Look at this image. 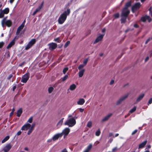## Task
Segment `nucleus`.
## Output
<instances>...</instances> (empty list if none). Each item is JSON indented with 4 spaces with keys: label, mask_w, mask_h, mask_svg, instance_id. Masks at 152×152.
Here are the masks:
<instances>
[{
    "label": "nucleus",
    "mask_w": 152,
    "mask_h": 152,
    "mask_svg": "<svg viewBox=\"0 0 152 152\" xmlns=\"http://www.w3.org/2000/svg\"><path fill=\"white\" fill-rule=\"evenodd\" d=\"M70 12L69 9H68L61 13L59 16L58 20L59 24H62L65 21L67 16L69 15Z\"/></svg>",
    "instance_id": "nucleus-1"
},
{
    "label": "nucleus",
    "mask_w": 152,
    "mask_h": 152,
    "mask_svg": "<svg viewBox=\"0 0 152 152\" xmlns=\"http://www.w3.org/2000/svg\"><path fill=\"white\" fill-rule=\"evenodd\" d=\"M35 124H32L31 125L28 123L25 124L21 128V130L23 131H27L28 130L27 134H30L33 130L34 126Z\"/></svg>",
    "instance_id": "nucleus-2"
},
{
    "label": "nucleus",
    "mask_w": 152,
    "mask_h": 152,
    "mask_svg": "<svg viewBox=\"0 0 152 152\" xmlns=\"http://www.w3.org/2000/svg\"><path fill=\"white\" fill-rule=\"evenodd\" d=\"M76 123V121L74 118H72L68 119L64 123V125H67L69 127H72Z\"/></svg>",
    "instance_id": "nucleus-3"
},
{
    "label": "nucleus",
    "mask_w": 152,
    "mask_h": 152,
    "mask_svg": "<svg viewBox=\"0 0 152 152\" xmlns=\"http://www.w3.org/2000/svg\"><path fill=\"white\" fill-rule=\"evenodd\" d=\"M128 96V94H125L121 97L117 101L116 104L118 105L120 104L122 102L124 101Z\"/></svg>",
    "instance_id": "nucleus-4"
},
{
    "label": "nucleus",
    "mask_w": 152,
    "mask_h": 152,
    "mask_svg": "<svg viewBox=\"0 0 152 152\" xmlns=\"http://www.w3.org/2000/svg\"><path fill=\"white\" fill-rule=\"evenodd\" d=\"M1 24L3 26L4 25H6L8 27L12 25V22L10 20H6V18H4L1 21Z\"/></svg>",
    "instance_id": "nucleus-5"
},
{
    "label": "nucleus",
    "mask_w": 152,
    "mask_h": 152,
    "mask_svg": "<svg viewBox=\"0 0 152 152\" xmlns=\"http://www.w3.org/2000/svg\"><path fill=\"white\" fill-rule=\"evenodd\" d=\"M36 40L34 39H31L25 47V50H27L30 48L35 42Z\"/></svg>",
    "instance_id": "nucleus-6"
},
{
    "label": "nucleus",
    "mask_w": 152,
    "mask_h": 152,
    "mask_svg": "<svg viewBox=\"0 0 152 152\" xmlns=\"http://www.w3.org/2000/svg\"><path fill=\"white\" fill-rule=\"evenodd\" d=\"M36 40L34 39H31L25 47V50H27L30 48L35 42Z\"/></svg>",
    "instance_id": "nucleus-7"
},
{
    "label": "nucleus",
    "mask_w": 152,
    "mask_h": 152,
    "mask_svg": "<svg viewBox=\"0 0 152 152\" xmlns=\"http://www.w3.org/2000/svg\"><path fill=\"white\" fill-rule=\"evenodd\" d=\"M36 40L34 39H31L25 47V50H27L30 48L35 42Z\"/></svg>",
    "instance_id": "nucleus-8"
},
{
    "label": "nucleus",
    "mask_w": 152,
    "mask_h": 152,
    "mask_svg": "<svg viewBox=\"0 0 152 152\" xmlns=\"http://www.w3.org/2000/svg\"><path fill=\"white\" fill-rule=\"evenodd\" d=\"M140 3H137L135 4L132 7V10L133 12H134L140 7Z\"/></svg>",
    "instance_id": "nucleus-9"
},
{
    "label": "nucleus",
    "mask_w": 152,
    "mask_h": 152,
    "mask_svg": "<svg viewBox=\"0 0 152 152\" xmlns=\"http://www.w3.org/2000/svg\"><path fill=\"white\" fill-rule=\"evenodd\" d=\"M104 34H100L96 39L94 42V44H95L101 41L104 36Z\"/></svg>",
    "instance_id": "nucleus-10"
},
{
    "label": "nucleus",
    "mask_w": 152,
    "mask_h": 152,
    "mask_svg": "<svg viewBox=\"0 0 152 152\" xmlns=\"http://www.w3.org/2000/svg\"><path fill=\"white\" fill-rule=\"evenodd\" d=\"M70 131V129L68 128H66L63 130L62 133H60L62 134V136L63 135H64V137H65L69 134Z\"/></svg>",
    "instance_id": "nucleus-11"
},
{
    "label": "nucleus",
    "mask_w": 152,
    "mask_h": 152,
    "mask_svg": "<svg viewBox=\"0 0 152 152\" xmlns=\"http://www.w3.org/2000/svg\"><path fill=\"white\" fill-rule=\"evenodd\" d=\"M129 13V11L127 9L124 8L122 12L121 16L127 17Z\"/></svg>",
    "instance_id": "nucleus-12"
},
{
    "label": "nucleus",
    "mask_w": 152,
    "mask_h": 152,
    "mask_svg": "<svg viewBox=\"0 0 152 152\" xmlns=\"http://www.w3.org/2000/svg\"><path fill=\"white\" fill-rule=\"evenodd\" d=\"M146 20H148L149 22L152 20L151 18L149 16L145 15V16L142 17L140 20L143 22H145Z\"/></svg>",
    "instance_id": "nucleus-13"
},
{
    "label": "nucleus",
    "mask_w": 152,
    "mask_h": 152,
    "mask_svg": "<svg viewBox=\"0 0 152 152\" xmlns=\"http://www.w3.org/2000/svg\"><path fill=\"white\" fill-rule=\"evenodd\" d=\"M29 78V75L28 74H26L22 77L21 82L26 83L28 80Z\"/></svg>",
    "instance_id": "nucleus-14"
},
{
    "label": "nucleus",
    "mask_w": 152,
    "mask_h": 152,
    "mask_svg": "<svg viewBox=\"0 0 152 152\" xmlns=\"http://www.w3.org/2000/svg\"><path fill=\"white\" fill-rule=\"evenodd\" d=\"M62 136V134L58 133L55 134L52 138V140L53 141H55L57 140L59 137Z\"/></svg>",
    "instance_id": "nucleus-15"
},
{
    "label": "nucleus",
    "mask_w": 152,
    "mask_h": 152,
    "mask_svg": "<svg viewBox=\"0 0 152 152\" xmlns=\"http://www.w3.org/2000/svg\"><path fill=\"white\" fill-rule=\"evenodd\" d=\"M113 114L112 113H110L108 114L102 119L101 122H103L107 121L109 119V118Z\"/></svg>",
    "instance_id": "nucleus-16"
},
{
    "label": "nucleus",
    "mask_w": 152,
    "mask_h": 152,
    "mask_svg": "<svg viewBox=\"0 0 152 152\" xmlns=\"http://www.w3.org/2000/svg\"><path fill=\"white\" fill-rule=\"evenodd\" d=\"M49 46V49L50 50H53L55 48L57 47V45L54 43H52L48 44Z\"/></svg>",
    "instance_id": "nucleus-17"
},
{
    "label": "nucleus",
    "mask_w": 152,
    "mask_h": 152,
    "mask_svg": "<svg viewBox=\"0 0 152 152\" xmlns=\"http://www.w3.org/2000/svg\"><path fill=\"white\" fill-rule=\"evenodd\" d=\"M11 148V146L10 144H8L3 149L4 152H8Z\"/></svg>",
    "instance_id": "nucleus-18"
},
{
    "label": "nucleus",
    "mask_w": 152,
    "mask_h": 152,
    "mask_svg": "<svg viewBox=\"0 0 152 152\" xmlns=\"http://www.w3.org/2000/svg\"><path fill=\"white\" fill-rule=\"evenodd\" d=\"M92 147V144H90L85 149L83 152H89Z\"/></svg>",
    "instance_id": "nucleus-19"
},
{
    "label": "nucleus",
    "mask_w": 152,
    "mask_h": 152,
    "mask_svg": "<svg viewBox=\"0 0 152 152\" xmlns=\"http://www.w3.org/2000/svg\"><path fill=\"white\" fill-rule=\"evenodd\" d=\"M85 71V69H82L81 70H79L78 73L79 77H81L83 75Z\"/></svg>",
    "instance_id": "nucleus-20"
},
{
    "label": "nucleus",
    "mask_w": 152,
    "mask_h": 152,
    "mask_svg": "<svg viewBox=\"0 0 152 152\" xmlns=\"http://www.w3.org/2000/svg\"><path fill=\"white\" fill-rule=\"evenodd\" d=\"M85 102L84 99L83 98H80L77 102V104L78 105H82Z\"/></svg>",
    "instance_id": "nucleus-21"
},
{
    "label": "nucleus",
    "mask_w": 152,
    "mask_h": 152,
    "mask_svg": "<svg viewBox=\"0 0 152 152\" xmlns=\"http://www.w3.org/2000/svg\"><path fill=\"white\" fill-rule=\"evenodd\" d=\"M76 86L75 84H73L70 85L69 87V88L67 90H71V91H74L76 88Z\"/></svg>",
    "instance_id": "nucleus-22"
},
{
    "label": "nucleus",
    "mask_w": 152,
    "mask_h": 152,
    "mask_svg": "<svg viewBox=\"0 0 152 152\" xmlns=\"http://www.w3.org/2000/svg\"><path fill=\"white\" fill-rule=\"evenodd\" d=\"M24 26L23 25L21 24L18 28L16 33L18 34L19 33L20 31L23 29Z\"/></svg>",
    "instance_id": "nucleus-23"
},
{
    "label": "nucleus",
    "mask_w": 152,
    "mask_h": 152,
    "mask_svg": "<svg viewBox=\"0 0 152 152\" xmlns=\"http://www.w3.org/2000/svg\"><path fill=\"white\" fill-rule=\"evenodd\" d=\"M64 118H62L57 123L56 126L58 128L61 126L63 122Z\"/></svg>",
    "instance_id": "nucleus-24"
},
{
    "label": "nucleus",
    "mask_w": 152,
    "mask_h": 152,
    "mask_svg": "<svg viewBox=\"0 0 152 152\" xmlns=\"http://www.w3.org/2000/svg\"><path fill=\"white\" fill-rule=\"evenodd\" d=\"M147 142V141L146 140H145L142 142L139 145L138 148L140 149L143 148L146 144Z\"/></svg>",
    "instance_id": "nucleus-25"
},
{
    "label": "nucleus",
    "mask_w": 152,
    "mask_h": 152,
    "mask_svg": "<svg viewBox=\"0 0 152 152\" xmlns=\"http://www.w3.org/2000/svg\"><path fill=\"white\" fill-rule=\"evenodd\" d=\"M145 94H142L139 95L137 99V102H138L140 101L144 96Z\"/></svg>",
    "instance_id": "nucleus-26"
},
{
    "label": "nucleus",
    "mask_w": 152,
    "mask_h": 152,
    "mask_svg": "<svg viewBox=\"0 0 152 152\" xmlns=\"http://www.w3.org/2000/svg\"><path fill=\"white\" fill-rule=\"evenodd\" d=\"M15 43V39H14L12 40L11 42L8 45L7 47V49L9 48H10L12 45H14Z\"/></svg>",
    "instance_id": "nucleus-27"
},
{
    "label": "nucleus",
    "mask_w": 152,
    "mask_h": 152,
    "mask_svg": "<svg viewBox=\"0 0 152 152\" xmlns=\"http://www.w3.org/2000/svg\"><path fill=\"white\" fill-rule=\"evenodd\" d=\"M44 4V2L43 1L41 4L39 6V7L36 10V11L38 12L42 8Z\"/></svg>",
    "instance_id": "nucleus-28"
},
{
    "label": "nucleus",
    "mask_w": 152,
    "mask_h": 152,
    "mask_svg": "<svg viewBox=\"0 0 152 152\" xmlns=\"http://www.w3.org/2000/svg\"><path fill=\"white\" fill-rule=\"evenodd\" d=\"M22 113V110L21 108L19 109L17 112V116L20 117Z\"/></svg>",
    "instance_id": "nucleus-29"
},
{
    "label": "nucleus",
    "mask_w": 152,
    "mask_h": 152,
    "mask_svg": "<svg viewBox=\"0 0 152 152\" xmlns=\"http://www.w3.org/2000/svg\"><path fill=\"white\" fill-rule=\"evenodd\" d=\"M121 23H125L126 18L127 17L121 16Z\"/></svg>",
    "instance_id": "nucleus-30"
},
{
    "label": "nucleus",
    "mask_w": 152,
    "mask_h": 152,
    "mask_svg": "<svg viewBox=\"0 0 152 152\" xmlns=\"http://www.w3.org/2000/svg\"><path fill=\"white\" fill-rule=\"evenodd\" d=\"M131 4V3L130 1L128 2H127L126 4L125 7H124V8H125L126 9H128V8L130 7Z\"/></svg>",
    "instance_id": "nucleus-31"
},
{
    "label": "nucleus",
    "mask_w": 152,
    "mask_h": 152,
    "mask_svg": "<svg viewBox=\"0 0 152 152\" xmlns=\"http://www.w3.org/2000/svg\"><path fill=\"white\" fill-rule=\"evenodd\" d=\"M53 88L52 87H50L48 88V92L49 94L51 93L53 90Z\"/></svg>",
    "instance_id": "nucleus-32"
},
{
    "label": "nucleus",
    "mask_w": 152,
    "mask_h": 152,
    "mask_svg": "<svg viewBox=\"0 0 152 152\" xmlns=\"http://www.w3.org/2000/svg\"><path fill=\"white\" fill-rule=\"evenodd\" d=\"M68 76L67 75H65L64 77L61 78L62 81L63 82L65 81L68 78Z\"/></svg>",
    "instance_id": "nucleus-33"
},
{
    "label": "nucleus",
    "mask_w": 152,
    "mask_h": 152,
    "mask_svg": "<svg viewBox=\"0 0 152 152\" xmlns=\"http://www.w3.org/2000/svg\"><path fill=\"white\" fill-rule=\"evenodd\" d=\"M10 138V137L8 136H6L4 139L2 140V142L3 143L5 142L6 141L8 140Z\"/></svg>",
    "instance_id": "nucleus-34"
},
{
    "label": "nucleus",
    "mask_w": 152,
    "mask_h": 152,
    "mask_svg": "<svg viewBox=\"0 0 152 152\" xmlns=\"http://www.w3.org/2000/svg\"><path fill=\"white\" fill-rule=\"evenodd\" d=\"M83 64H80L78 66V69L79 70H81L85 66Z\"/></svg>",
    "instance_id": "nucleus-35"
},
{
    "label": "nucleus",
    "mask_w": 152,
    "mask_h": 152,
    "mask_svg": "<svg viewBox=\"0 0 152 152\" xmlns=\"http://www.w3.org/2000/svg\"><path fill=\"white\" fill-rule=\"evenodd\" d=\"M92 121H90L88 122L87 126L89 128H91L92 126Z\"/></svg>",
    "instance_id": "nucleus-36"
},
{
    "label": "nucleus",
    "mask_w": 152,
    "mask_h": 152,
    "mask_svg": "<svg viewBox=\"0 0 152 152\" xmlns=\"http://www.w3.org/2000/svg\"><path fill=\"white\" fill-rule=\"evenodd\" d=\"M5 14H7L9 12V10L8 8H6L2 10Z\"/></svg>",
    "instance_id": "nucleus-37"
},
{
    "label": "nucleus",
    "mask_w": 152,
    "mask_h": 152,
    "mask_svg": "<svg viewBox=\"0 0 152 152\" xmlns=\"http://www.w3.org/2000/svg\"><path fill=\"white\" fill-rule=\"evenodd\" d=\"M88 58H86L84 59L83 61V64L86 66L88 62Z\"/></svg>",
    "instance_id": "nucleus-38"
},
{
    "label": "nucleus",
    "mask_w": 152,
    "mask_h": 152,
    "mask_svg": "<svg viewBox=\"0 0 152 152\" xmlns=\"http://www.w3.org/2000/svg\"><path fill=\"white\" fill-rule=\"evenodd\" d=\"M33 120V117H31L28 120L27 122L29 123H31Z\"/></svg>",
    "instance_id": "nucleus-39"
},
{
    "label": "nucleus",
    "mask_w": 152,
    "mask_h": 152,
    "mask_svg": "<svg viewBox=\"0 0 152 152\" xmlns=\"http://www.w3.org/2000/svg\"><path fill=\"white\" fill-rule=\"evenodd\" d=\"M136 107H133L132 109H131L130 111L129 112L131 113H132L133 112H134V111H135L136 110Z\"/></svg>",
    "instance_id": "nucleus-40"
},
{
    "label": "nucleus",
    "mask_w": 152,
    "mask_h": 152,
    "mask_svg": "<svg viewBox=\"0 0 152 152\" xmlns=\"http://www.w3.org/2000/svg\"><path fill=\"white\" fill-rule=\"evenodd\" d=\"M68 70V67L65 68L63 70V73L65 74L66 72Z\"/></svg>",
    "instance_id": "nucleus-41"
},
{
    "label": "nucleus",
    "mask_w": 152,
    "mask_h": 152,
    "mask_svg": "<svg viewBox=\"0 0 152 152\" xmlns=\"http://www.w3.org/2000/svg\"><path fill=\"white\" fill-rule=\"evenodd\" d=\"M113 16L115 18H118L119 17V13H116L113 15Z\"/></svg>",
    "instance_id": "nucleus-42"
},
{
    "label": "nucleus",
    "mask_w": 152,
    "mask_h": 152,
    "mask_svg": "<svg viewBox=\"0 0 152 152\" xmlns=\"http://www.w3.org/2000/svg\"><path fill=\"white\" fill-rule=\"evenodd\" d=\"M4 14H5L4 12L2 10L0 13V18H1L3 17Z\"/></svg>",
    "instance_id": "nucleus-43"
},
{
    "label": "nucleus",
    "mask_w": 152,
    "mask_h": 152,
    "mask_svg": "<svg viewBox=\"0 0 152 152\" xmlns=\"http://www.w3.org/2000/svg\"><path fill=\"white\" fill-rule=\"evenodd\" d=\"M100 134V132L99 130H98L95 133L96 135L97 136H98Z\"/></svg>",
    "instance_id": "nucleus-44"
},
{
    "label": "nucleus",
    "mask_w": 152,
    "mask_h": 152,
    "mask_svg": "<svg viewBox=\"0 0 152 152\" xmlns=\"http://www.w3.org/2000/svg\"><path fill=\"white\" fill-rule=\"evenodd\" d=\"M70 42L69 41H67L64 45V47L65 48L67 47L70 44Z\"/></svg>",
    "instance_id": "nucleus-45"
},
{
    "label": "nucleus",
    "mask_w": 152,
    "mask_h": 152,
    "mask_svg": "<svg viewBox=\"0 0 152 152\" xmlns=\"http://www.w3.org/2000/svg\"><path fill=\"white\" fill-rule=\"evenodd\" d=\"M118 150V147H115L112 149V152H115Z\"/></svg>",
    "instance_id": "nucleus-46"
},
{
    "label": "nucleus",
    "mask_w": 152,
    "mask_h": 152,
    "mask_svg": "<svg viewBox=\"0 0 152 152\" xmlns=\"http://www.w3.org/2000/svg\"><path fill=\"white\" fill-rule=\"evenodd\" d=\"M54 41L58 43L60 42H61V40L59 39V38L58 37L55 39H54Z\"/></svg>",
    "instance_id": "nucleus-47"
},
{
    "label": "nucleus",
    "mask_w": 152,
    "mask_h": 152,
    "mask_svg": "<svg viewBox=\"0 0 152 152\" xmlns=\"http://www.w3.org/2000/svg\"><path fill=\"white\" fill-rule=\"evenodd\" d=\"M137 131V129L135 130L134 131H133L132 133V135H134V134L136 133Z\"/></svg>",
    "instance_id": "nucleus-48"
},
{
    "label": "nucleus",
    "mask_w": 152,
    "mask_h": 152,
    "mask_svg": "<svg viewBox=\"0 0 152 152\" xmlns=\"http://www.w3.org/2000/svg\"><path fill=\"white\" fill-rule=\"evenodd\" d=\"M21 132L20 131H18L16 134V135L17 136H19L21 134Z\"/></svg>",
    "instance_id": "nucleus-49"
},
{
    "label": "nucleus",
    "mask_w": 152,
    "mask_h": 152,
    "mask_svg": "<svg viewBox=\"0 0 152 152\" xmlns=\"http://www.w3.org/2000/svg\"><path fill=\"white\" fill-rule=\"evenodd\" d=\"M152 103V98H151L149 100L148 102V105L149 104H151Z\"/></svg>",
    "instance_id": "nucleus-50"
},
{
    "label": "nucleus",
    "mask_w": 152,
    "mask_h": 152,
    "mask_svg": "<svg viewBox=\"0 0 152 152\" xmlns=\"http://www.w3.org/2000/svg\"><path fill=\"white\" fill-rule=\"evenodd\" d=\"M4 44V43L3 42H0V48H2Z\"/></svg>",
    "instance_id": "nucleus-51"
},
{
    "label": "nucleus",
    "mask_w": 152,
    "mask_h": 152,
    "mask_svg": "<svg viewBox=\"0 0 152 152\" xmlns=\"http://www.w3.org/2000/svg\"><path fill=\"white\" fill-rule=\"evenodd\" d=\"M114 81L113 80H111L110 83V84L111 85L114 83Z\"/></svg>",
    "instance_id": "nucleus-52"
},
{
    "label": "nucleus",
    "mask_w": 152,
    "mask_h": 152,
    "mask_svg": "<svg viewBox=\"0 0 152 152\" xmlns=\"http://www.w3.org/2000/svg\"><path fill=\"white\" fill-rule=\"evenodd\" d=\"M149 57L148 56L145 59V62H146L147 61H148L149 59Z\"/></svg>",
    "instance_id": "nucleus-53"
},
{
    "label": "nucleus",
    "mask_w": 152,
    "mask_h": 152,
    "mask_svg": "<svg viewBox=\"0 0 152 152\" xmlns=\"http://www.w3.org/2000/svg\"><path fill=\"white\" fill-rule=\"evenodd\" d=\"M24 64H25V62H23L21 63V64H19V66H21L23 65Z\"/></svg>",
    "instance_id": "nucleus-54"
},
{
    "label": "nucleus",
    "mask_w": 152,
    "mask_h": 152,
    "mask_svg": "<svg viewBox=\"0 0 152 152\" xmlns=\"http://www.w3.org/2000/svg\"><path fill=\"white\" fill-rule=\"evenodd\" d=\"M79 110H80V112H83V111L84 109H83L80 108H79Z\"/></svg>",
    "instance_id": "nucleus-55"
},
{
    "label": "nucleus",
    "mask_w": 152,
    "mask_h": 152,
    "mask_svg": "<svg viewBox=\"0 0 152 152\" xmlns=\"http://www.w3.org/2000/svg\"><path fill=\"white\" fill-rule=\"evenodd\" d=\"M134 27L135 28H137L138 27V25L137 24H135L134 26Z\"/></svg>",
    "instance_id": "nucleus-56"
},
{
    "label": "nucleus",
    "mask_w": 152,
    "mask_h": 152,
    "mask_svg": "<svg viewBox=\"0 0 152 152\" xmlns=\"http://www.w3.org/2000/svg\"><path fill=\"white\" fill-rule=\"evenodd\" d=\"M151 148V146L150 145H148L147 146V148H146V149H147V148Z\"/></svg>",
    "instance_id": "nucleus-57"
},
{
    "label": "nucleus",
    "mask_w": 152,
    "mask_h": 152,
    "mask_svg": "<svg viewBox=\"0 0 152 152\" xmlns=\"http://www.w3.org/2000/svg\"><path fill=\"white\" fill-rule=\"evenodd\" d=\"M37 12L36 10H35L33 13L32 15H34Z\"/></svg>",
    "instance_id": "nucleus-58"
},
{
    "label": "nucleus",
    "mask_w": 152,
    "mask_h": 152,
    "mask_svg": "<svg viewBox=\"0 0 152 152\" xmlns=\"http://www.w3.org/2000/svg\"><path fill=\"white\" fill-rule=\"evenodd\" d=\"M12 75H10L8 77V79H10V78H11L12 77Z\"/></svg>",
    "instance_id": "nucleus-59"
},
{
    "label": "nucleus",
    "mask_w": 152,
    "mask_h": 152,
    "mask_svg": "<svg viewBox=\"0 0 152 152\" xmlns=\"http://www.w3.org/2000/svg\"><path fill=\"white\" fill-rule=\"evenodd\" d=\"M16 86H13V91H14L15 90L16 88Z\"/></svg>",
    "instance_id": "nucleus-60"
},
{
    "label": "nucleus",
    "mask_w": 152,
    "mask_h": 152,
    "mask_svg": "<svg viewBox=\"0 0 152 152\" xmlns=\"http://www.w3.org/2000/svg\"><path fill=\"white\" fill-rule=\"evenodd\" d=\"M15 0H10V2L12 4L14 1Z\"/></svg>",
    "instance_id": "nucleus-61"
},
{
    "label": "nucleus",
    "mask_w": 152,
    "mask_h": 152,
    "mask_svg": "<svg viewBox=\"0 0 152 152\" xmlns=\"http://www.w3.org/2000/svg\"><path fill=\"white\" fill-rule=\"evenodd\" d=\"M52 140V139H49L48 140L47 142H51Z\"/></svg>",
    "instance_id": "nucleus-62"
},
{
    "label": "nucleus",
    "mask_w": 152,
    "mask_h": 152,
    "mask_svg": "<svg viewBox=\"0 0 152 152\" xmlns=\"http://www.w3.org/2000/svg\"><path fill=\"white\" fill-rule=\"evenodd\" d=\"M113 134L111 133H109V136L110 137L112 136H113Z\"/></svg>",
    "instance_id": "nucleus-63"
},
{
    "label": "nucleus",
    "mask_w": 152,
    "mask_h": 152,
    "mask_svg": "<svg viewBox=\"0 0 152 152\" xmlns=\"http://www.w3.org/2000/svg\"><path fill=\"white\" fill-rule=\"evenodd\" d=\"M61 152H67L66 150L64 149Z\"/></svg>",
    "instance_id": "nucleus-64"
}]
</instances>
